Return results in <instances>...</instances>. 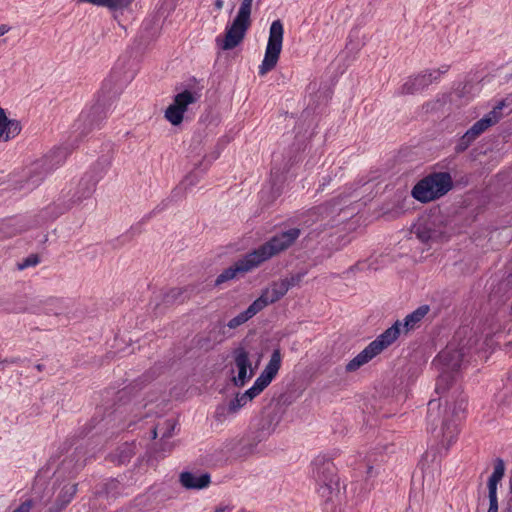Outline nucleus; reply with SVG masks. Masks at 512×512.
Listing matches in <instances>:
<instances>
[{
    "instance_id": "nucleus-4",
    "label": "nucleus",
    "mask_w": 512,
    "mask_h": 512,
    "mask_svg": "<svg viewBox=\"0 0 512 512\" xmlns=\"http://www.w3.org/2000/svg\"><path fill=\"white\" fill-rule=\"evenodd\" d=\"M313 476L318 485L317 492L326 503L333 502L340 493L339 479L334 463L322 456L313 462Z\"/></svg>"
},
{
    "instance_id": "nucleus-18",
    "label": "nucleus",
    "mask_w": 512,
    "mask_h": 512,
    "mask_svg": "<svg viewBox=\"0 0 512 512\" xmlns=\"http://www.w3.org/2000/svg\"><path fill=\"white\" fill-rule=\"evenodd\" d=\"M280 421L281 415L278 408L274 407L265 409L259 423V430L261 435L263 437L269 436L275 431Z\"/></svg>"
},
{
    "instance_id": "nucleus-33",
    "label": "nucleus",
    "mask_w": 512,
    "mask_h": 512,
    "mask_svg": "<svg viewBox=\"0 0 512 512\" xmlns=\"http://www.w3.org/2000/svg\"><path fill=\"white\" fill-rule=\"evenodd\" d=\"M498 483L497 481H493V480H490L488 479V483H487V486H488V496H497V486H498Z\"/></svg>"
},
{
    "instance_id": "nucleus-3",
    "label": "nucleus",
    "mask_w": 512,
    "mask_h": 512,
    "mask_svg": "<svg viewBox=\"0 0 512 512\" xmlns=\"http://www.w3.org/2000/svg\"><path fill=\"white\" fill-rule=\"evenodd\" d=\"M108 165L109 160L107 158L99 160L97 163V167H101L99 172L86 173L79 181L74 193H72L71 189H63L57 200L43 210V217L46 220H54L69 211L75 204L89 198L94 193L96 185L102 178Z\"/></svg>"
},
{
    "instance_id": "nucleus-32",
    "label": "nucleus",
    "mask_w": 512,
    "mask_h": 512,
    "mask_svg": "<svg viewBox=\"0 0 512 512\" xmlns=\"http://www.w3.org/2000/svg\"><path fill=\"white\" fill-rule=\"evenodd\" d=\"M303 276L304 273H298L296 275L291 276L290 278L282 279V282L288 285L289 290L291 287L298 285L301 282Z\"/></svg>"
},
{
    "instance_id": "nucleus-27",
    "label": "nucleus",
    "mask_w": 512,
    "mask_h": 512,
    "mask_svg": "<svg viewBox=\"0 0 512 512\" xmlns=\"http://www.w3.org/2000/svg\"><path fill=\"white\" fill-rule=\"evenodd\" d=\"M249 401L245 399L244 394H237L234 399H232L227 407V411L231 414L236 413L241 407L245 406Z\"/></svg>"
},
{
    "instance_id": "nucleus-42",
    "label": "nucleus",
    "mask_w": 512,
    "mask_h": 512,
    "mask_svg": "<svg viewBox=\"0 0 512 512\" xmlns=\"http://www.w3.org/2000/svg\"><path fill=\"white\" fill-rule=\"evenodd\" d=\"M214 6L217 10H221L224 6V1L223 0H215Z\"/></svg>"
},
{
    "instance_id": "nucleus-24",
    "label": "nucleus",
    "mask_w": 512,
    "mask_h": 512,
    "mask_svg": "<svg viewBox=\"0 0 512 512\" xmlns=\"http://www.w3.org/2000/svg\"><path fill=\"white\" fill-rule=\"evenodd\" d=\"M78 490L77 484L65 485L57 496L56 503L65 508L74 498Z\"/></svg>"
},
{
    "instance_id": "nucleus-16",
    "label": "nucleus",
    "mask_w": 512,
    "mask_h": 512,
    "mask_svg": "<svg viewBox=\"0 0 512 512\" xmlns=\"http://www.w3.org/2000/svg\"><path fill=\"white\" fill-rule=\"evenodd\" d=\"M464 355L463 347L457 349L450 345L438 354L437 362L443 366V371L455 372L461 368Z\"/></svg>"
},
{
    "instance_id": "nucleus-43",
    "label": "nucleus",
    "mask_w": 512,
    "mask_h": 512,
    "mask_svg": "<svg viewBox=\"0 0 512 512\" xmlns=\"http://www.w3.org/2000/svg\"><path fill=\"white\" fill-rule=\"evenodd\" d=\"M157 437V428L152 430V438L155 439Z\"/></svg>"
},
{
    "instance_id": "nucleus-20",
    "label": "nucleus",
    "mask_w": 512,
    "mask_h": 512,
    "mask_svg": "<svg viewBox=\"0 0 512 512\" xmlns=\"http://www.w3.org/2000/svg\"><path fill=\"white\" fill-rule=\"evenodd\" d=\"M180 483L186 489H203L210 484V475L208 473L182 472L180 474Z\"/></svg>"
},
{
    "instance_id": "nucleus-29",
    "label": "nucleus",
    "mask_w": 512,
    "mask_h": 512,
    "mask_svg": "<svg viewBox=\"0 0 512 512\" xmlns=\"http://www.w3.org/2000/svg\"><path fill=\"white\" fill-rule=\"evenodd\" d=\"M132 0H105L104 7L112 10L124 9L131 4Z\"/></svg>"
},
{
    "instance_id": "nucleus-11",
    "label": "nucleus",
    "mask_w": 512,
    "mask_h": 512,
    "mask_svg": "<svg viewBox=\"0 0 512 512\" xmlns=\"http://www.w3.org/2000/svg\"><path fill=\"white\" fill-rule=\"evenodd\" d=\"M61 154L62 151L53 152L32 163L26 178L28 189L37 187L60 164L61 159H59V156Z\"/></svg>"
},
{
    "instance_id": "nucleus-15",
    "label": "nucleus",
    "mask_w": 512,
    "mask_h": 512,
    "mask_svg": "<svg viewBox=\"0 0 512 512\" xmlns=\"http://www.w3.org/2000/svg\"><path fill=\"white\" fill-rule=\"evenodd\" d=\"M496 124V119L485 118L484 116L475 122L457 141L454 150L457 154L466 151L469 146L489 127Z\"/></svg>"
},
{
    "instance_id": "nucleus-22",
    "label": "nucleus",
    "mask_w": 512,
    "mask_h": 512,
    "mask_svg": "<svg viewBox=\"0 0 512 512\" xmlns=\"http://www.w3.org/2000/svg\"><path fill=\"white\" fill-rule=\"evenodd\" d=\"M261 310L258 307V304L253 301L252 304L249 305V307L239 313L237 316L229 320L227 323V326L230 329H236L237 327L241 326L242 324L246 323L248 320H250L252 317H254L257 313H259Z\"/></svg>"
},
{
    "instance_id": "nucleus-37",
    "label": "nucleus",
    "mask_w": 512,
    "mask_h": 512,
    "mask_svg": "<svg viewBox=\"0 0 512 512\" xmlns=\"http://www.w3.org/2000/svg\"><path fill=\"white\" fill-rule=\"evenodd\" d=\"M64 508L60 506L58 503H54L51 507L48 508L47 512H61Z\"/></svg>"
},
{
    "instance_id": "nucleus-38",
    "label": "nucleus",
    "mask_w": 512,
    "mask_h": 512,
    "mask_svg": "<svg viewBox=\"0 0 512 512\" xmlns=\"http://www.w3.org/2000/svg\"><path fill=\"white\" fill-rule=\"evenodd\" d=\"M81 2L91 3L96 6L104 7L105 0H80Z\"/></svg>"
},
{
    "instance_id": "nucleus-44",
    "label": "nucleus",
    "mask_w": 512,
    "mask_h": 512,
    "mask_svg": "<svg viewBox=\"0 0 512 512\" xmlns=\"http://www.w3.org/2000/svg\"><path fill=\"white\" fill-rule=\"evenodd\" d=\"M36 368H37L38 371H42L43 370V365L42 364H37Z\"/></svg>"
},
{
    "instance_id": "nucleus-41",
    "label": "nucleus",
    "mask_w": 512,
    "mask_h": 512,
    "mask_svg": "<svg viewBox=\"0 0 512 512\" xmlns=\"http://www.w3.org/2000/svg\"><path fill=\"white\" fill-rule=\"evenodd\" d=\"M10 30V27L7 25H1L0 26V37H2L4 34H6Z\"/></svg>"
},
{
    "instance_id": "nucleus-1",
    "label": "nucleus",
    "mask_w": 512,
    "mask_h": 512,
    "mask_svg": "<svg viewBox=\"0 0 512 512\" xmlns=\"http://www.w3.org/2000/svg\"><path fill=\"white\" fill-rule=\"evenodd\" d=\"M452 383V374L442 371L435 386V392L440 397L439 399H431L428 402L427 410V421L432 430H436L440 424V432L437 437H441V444L446 449L456 442L461 414L466 409V399L461 393L453 391L451 394L442 397L443 394L448 392Z\"/></svg>"
},
{
    "instance_id": "nucleus-17",
    "label": "nucleus",
    "mask_w": 512,
    "mask_h": 512,
    "mask_svg": "<svg viewBox=\"0 0 512 512\" xmlns=\"http://www.w3.org/2000/svg\"><path fill=\"white\" fill-rule=\"evenodd\" d=\"M288 292V285L283 283L282 280L274 282L270 288L263 290L260 297L255 300L258 307L262 311L269 304H273L280 300Z\"/></svg>"
},
{
    "instance_id": "nucleus-36",
    "label": "nucleus",
    "mask_w": 512,
    "mask_h": 512,
    "mask_svg": "<svg viewBox=\"0 0 512 512\" xmlns=\"http://www.w3.org/2000/svg\"><path fill=\"white\" fill-rule=\"evenodd\" d=\"M166 424L168 427V431L162 435V440L170 438L172 435V431L174 430V427H175L174 423L170 420L166 421Z\"/></svg>"
},
{
    "instance_id": "nucleus-5",
    "label": "nucleus",
    "mask_w": 512,
    "mask_h": 512,
    "mask_svg": "<svg viewBox=\"0 0 512 512\" xmlns=\"http://www.w3.org/2000/svg\"><path fill=\"white\" fill-rule=\"evenodd\" d=\"M402 323L396 321L391 327L381 333L375 340L368 344L359 354L350 360L345 369L347 372H354L361 366L368 363L384 349L392 345L400 335V327Z\"/></svg>"
},
{
    "instance_id": "nucleus-6",
    "label": "nucleus",
    "mask_w": 512,
    "mask_h": 512,
    "mask_svg": "<svg viewBox=\"0 0 512 512\" xmlns=\"http://www.w3.org/2000/svg\"><path fill=\"white\" fill-rule=\"evenodd\" d=\"M453 186L452 177L447 172H434L421 179L412 189V196L427 203L448 193Z\"/></svg>"
},
{
    "instance_id": "nucleus-40",
    "label": "nucleus",
    "mask_w": 512,
    "mask_h": 512,
    "mask_svg": "<svg viewBox=\"0 0 512 512\" xmlns=\"http://www.w3.org/2000/svg\"><path fill=\"white\" fill-rule=\"evenodd\" d=\"M330 181H331V177L330 176L323 177V182L320 184V189L323 190L324 187L326 185H328Z\"/></svg>"
},
{
    "instance_id": "nucleus-9",
    "label": "nucleus",
    "mask_w": 512,
    "mask_h": 512,
    "mask_svg": "<svg viewBox=\"0 0 512 512\" xmlns=\"http://www.w3.org/2000/svg\"><path fill=\"white\" fill-rule=\"evenodd\" d=\"M411 232L422 243L432 244L446 238V226L438 216L423 215L413 224Z\"/></svg>"
},
{
    "instance_id": "nucleus-34",
    "label": "nucleus",
    "mask_w": 512,
    "mask_h": 512,
    "mask_svg": "<svg viewBox=\"0 0 512 512\" xmlns=\"http://www.w3.org/2000/svg\"><path fill=\"white\" fill-rule=\"evenodd\" d=\"M33 506L32 500H26L19 507H17L13 512H29Z\"/></svg>"
},
{
    "instance_id": "nucleus-13",
    "label": "nucleus",
    "mask_w": 512,
    "mask_h": 512,
    "mask_svg": "<svg viewBox=\"0 0 512 512\" xmlns=\"http://www.w3.org/2000/svg\"><path fill=\"white\" fill-rule=\"evenodd\" d=\"M198 97L190 90H184L174 96L172 104L165 110V118L174 126L182 123L184 113L190 104L196 103Z\"/></svg>"
},
{
    "instance_id": "nucleus-8",
    "label": "nucleus",
    "mask_w": 512,
    "mask_h": 512,
    "mask_svg": "<svg viewBox=\"0 0 512 512\" xmlns=\"http://www.w3.org/2000/svg\"><path fill=\"white\" fill-rule=\"evenodd\" d=\"M284 28L281 20L277 19L271 23L269 38L265 50L264 59L259 66V75L264 76L273 70L279 60L282 51Z\"/></svg>"
},
{
    "instance_id": "nucleus-21",
    "label": "nucleus",
    "mask_w": 512,
    "mask_h": 512,
    "mask_svg": "<svg viewBox=\"0 0 512 512\" xmlns=\"http://www.w3.org/2000/svg\"><path fill=\"white\" fill-rule=\"evenodd\" d=\"M430 308L428 305H422L414 310L412 313L408 314L403 323V328L405 332H409L415 329L419 323L423 320V318L428 314Z\"/></svg>"
},
{
    "instance_id": "nucleus-46",
    "label": "nucleus",
    "mask_w": 512,
    "mask_h": 512,
    "mask_svg": "<svg viewBox=\"0 0 512 512\" xmlns=\"http://www.w3.org/2000/svg\"><path fill=\"white\" fill-rule=\"evenodd\" d=\"M215 512H225V508H217Z\"/></svg>"
},
{
    "instance_id": "nucleus-14",
    "label": "nucleus",
    "mask_w": 512,
    "mask_h": 512,
    "mask_svg": "<svg viewBox=\"0 0 512 512\" xmlns=\"http://www.w3.org/2000/svg\"><path fill=\"white\" fill-rule=\"evenodd\" d=\"M234 363L238 369V375L232 378L236 387H243L254 375L251 367L249 352L242 346L233 350Z\"/></svg>"
},
{
    "instance_id": "nucleus-39",
    "label": "nucleus",
    "mask_w": 512,
    "mask_h": 512,
    "mask_svg": "<svg viewBox=\"0 0 512 512\" xmlns=\"http://www.w3.org/2000/svg\"><path fill=\"white\" fill-rule=\"evenodd\" d=\"M162 451L164 452H169L172 450V444L168 443V442H162Z\"/></svg>"
},
{
    "instance_id": "nucleus-26",
    "label": "nucleus",
    "mask_w": 512,
    "mask_h": 512,
    "mask_svg": "<svg viewBox=\"0 0 512 512\" xmlns=\"http://www.w3.org/2000/svg\"><path fill=\"white\" fill-rule=\"evenodd\" d=\"M328 213V207L324 205H320L317 207H313L312 209L308 210L303 216L307 217L308 219L304 220V223L307 224V226L312 225L313 223L324 219V214Z\"/></svg>"
},
{
    "instance_id": "nucleus-47",
    "label": "nucleus",
    "mask_w": 512,
    "mask_h": 512,
    "mask_svg": "<svg viewBox=\"0 0 512 512\" xmlns=\"http://www.w3.org/2000/svg\"><path fill=\"white\" fill-rule=\"evenodd\" d=\"M371 471H372V466H369V467H368V470H367V473H368V474H370V473H371Z\"/></svg>"
},
{
    "instance_id": "nucleus-35",
    "label": "nucleus",
    "mask_w": 512,
    "mask_h": 512,
    "mask_svg": "<svg viewBox=\"0 0 512 512\" xmlns=\"http://www.w3.org/2000/svg\"><path fill=\"white\" fill-rule=\"evenodd\" d=\"M489 498V508L487 512H498V499L497 496H488Z\"/></svg>"
},
{
    "instance_id": "nucleus-2",
    "label": "nucleus",
    "mask_w": 512,
    "mask_h": 512,
    "mask_svg": "<svg viewBox=\"0 0 512 512\" xmlns=\"http://www.w3.org/2000/svg\"><path fill=\"white\" fill-rule=\"evenodd\" d=\"M300 234L301 230L299 228H290L276 233L257 249L247 253L233 265L224 269L215 279V286H220L227 281L243 276L263 262L287 250L295 243Z\"/></svg>"
},
{
    "instance_id": "nucleus-28",
    "label": "nucleus",
    "mask_w": 512,
    "mask_h": 512,
    "mask_svg": "<svg viewBox=\"0 0 512 512\" xmlns=\"http://www.w3.org/2000/svg\"><path fill=\"white\" fill-rule=\"evenodd\" d=\"M505 474V464L501 458H497L494 464L493 473L490 475L489 479L493 481L500 482Z\"/></svg>"
},
{
    "instance_id": "nucleus-45",
    "label": "nucleus",
    "mask_w": 512,
    "mask_h": 512,
    "mask_svg": "<svg viewBox=\"0 0 512 512\" xmlns=\"http://www.w3.org/2000/svg\"><path fill=\"white\" fill-rule=\"evenodd\" d=\"M94 111H99L101 109L100 105H96L92 108Z\"/></svg>"
},
{
    "instance_id": "nucleus-25",
    "label": "nucleus",
    "mask_w": 512,
    "mask_h": 512,
    "mask_svg": "<svg viewBox=\"0 0 512 512\" xmlns=\"http://www.w3.org/2000/svg\"><path fill=\"white\" fill-rule=\"evenodd\" d=\"M120 483L116 479H109L103 483L96 491V495L99 497L115 498L118 494Z\"/></svg>"
},
{
    "instance_id": "nucleus-7",
    "label": "nucleus",
    "mask_w": 512,
    "mask_h": 512,
    "mask_svg": "<svg viewBox=\"0 0 512 512\" xmlns=\"http://www.w3.org/2000/svg\"><path fill=\"white\" fill-rule=\"evenodd\" d=\"M252 2L253 0H242L236 17L232 24L226 28L225 37L216 38V44L222 50H231L243 41L251 24Z\"/></svg>"
},
{
    "instance_id": "nucleus-10",
    "label": "nucleus",
    "mask_w": 512,
    "mask_h": 512,
    "mask_svg": "<svg viewBox=\"0 0 512 512\" xmlns=\"http://www.w3.org/2000/svg\"><path fill=\"white\" fill-rule=\"evenodd\" d=\"M281 361V351L279 348H276L273 350L269 362L255 380L253 386L243 393L245 399L251 401L272 382L281 367Z\"/></svg>"
},
{
    "instance_id": "nucleus-30",
    "label": "nucleus",
    "mask_w": 512,
    "mask_h": 512,
    "mask_svg": "<svg viewBox=\"0 0 512 512\" xmlns=\"http://www.w3.org/2000/svg\"><path fill=\"white\" fill-rule=\"evenodd\" d=\"M39 263V257L35 254L29 255L21 263H18V269L23 270L25 268L35 266Z\"/></svg>"
},
{
    "instance_id": "nucleus-31",
    "label": "nucleus",
    "mask_w": 512,
    "mask_h": 512,
    "mask_svg": "<svg viewBox=\"0 0 512 512\" xmlns=\"http://www.w3.org/2000/svg\"><path fill=\"white\" fill-rule=\"evenodd\" d=\"M120 454H119V462L120 463H125L126 461H129V459L131 458L132 456V449L129 445L125 444L124 446H122L120 449Z\"/></svg>"
},
{
    "instance_id": "nucleus-19",
    "label": "nucleus",
    "mask_w": 512,
    "mask_h": 512,
    "mask_svg": "<svg viewBox=\"0 0 512 512\" xmlns=\"http://www.w3.org/2000/svg\"><path fill=\"white\" fill-rule=\"evenodd\" d=\"M21 123L15 119H9L4 109L0 108V141H8L15 138L21 132Z\"/></svg>"
},
{
    "instance_id": "nucleus-23",
    "label": "nucleus",
    "mask_w": 512,
    "mask_h": 512,
    "mask_svg": "<svg viewBox=\"0 0 512 512\" xmlns=\"http://www.w3.org/2000/svg\"><path fill=\"white\" fill-rule=\"evenodd\" d=\"M504 108H509V112H512V93L509 94L506 98L499 101L498 104L484 117L496 119L497 124L503 116L502 110Z\"/></svg>"
},
{
    "instance_id": "nucleus-12",
    "label": "nucleus",
    "mask_w": 512,
    "mask_h": 512,
    "mask_svg": "<svg viewBox=\"0 0 512 512\" xmlns=\"http://www.w3.org/2000/svg\"><path fill=\"white\" fill-rule=\"evenodd\" d=\"M448 69V65H443L437 70H425L415 76H411L399 88L398 94L413 95L415 93L421 92L434 81L438 80L440 75L446 73Z\"/></svg>"
}]
</instances>
